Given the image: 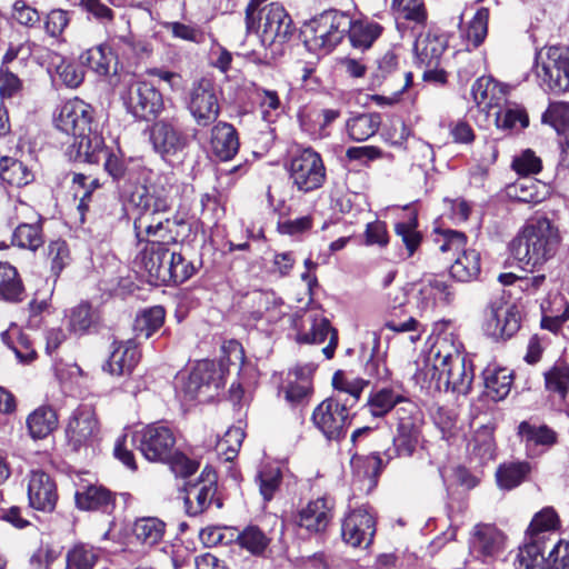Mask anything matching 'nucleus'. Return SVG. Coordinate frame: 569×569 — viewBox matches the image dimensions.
Here are the masks:
<instances>
[{"label":"nucleus","mask_w":569,"mask_h":569,"mask_svg":"<svg viewBox=\"0 0 569 569\" xmlns=\"http://www.w3.org/2000/svg\"><path fill=\"white\" fill-rule=\"evenodd\" d=\"M137 209L134 232L139 242H158L163 247L187 240L191 233V224L182 217H164L171 209L172 201L162 187L137 186L129 198Z\"/></svg>","instance_id":"1"},{"label":"nucleus","mask_w":569,"mask_h":569,"mask_svg":"<svg viewBox=\"0 0 569 569\" xmlns=\"http://www.w3.org/2000/svg\"><path fill=\"white\" fill-rule=\"evenodd\" d=\"M425 376L439 390L466 396L475 378L473 366L462 353V343L452 333L438 336L425 361Z\"/></svg>","instance_id":"2"},{"label":"nucleus","mask_w":569,"mask_h":569,"mask_svg":"<svg viewBox=\"0 0 569 569\" xmlns=\"http://www.w3.org/2000/svg\"><path fill=\"white\" fill-rule=\"evenodd\" d=\"M93 109L81 99H71L60 109L56 126L59 130L73 137L68 148V156L73 161L98 162V152L103 143L101 137L92 133Z\"/></svg>","instance_id":"3"},{"label":"nucleus","mask_w":569,"mask_h":569,"mask_svg":"<svg viewBox=\"0 0 569 569\" xmlns=\"http://www.w3.org/2000/svg\"><path fill=\"white\" fill-rule=\"evenodd\" d=\"M558 229L545 217L531 220L511 242L515 259L525 269H535L552 258L558 249Z\"/></svg>","instance_id":"4"},{"label":"nucleus","mask_w":569,"mask_h":569,"mask_svg":"<svg viewBox=\"0 0 569 569\" xmlns=\"http://www.w3.org/2000/svg\"><path fill=\"white\" fill-rule=\"evenodd\" d=\"M246 29L259 36L262 46L282 44L295 32L292 19L279 2L250 0L246 8Z\"/></svg>","instance_id":"5"},{"label":"nucleus","mask_w":569,"mask_h":569,"mask_svg":"<svg viewBox=\"0 0 569 569\" xmlns=\"http://www.w3.org/2000/svg\"><path fill=\"white\" fill-rule=\"evenodd\" d=\"M532 72L543 92L559 96L569 91V47L548 46L538 50Z\"/></svg>","instance_id":"6"},{"label":"nucleus","mask_w":569,"mask_h":569,"mask_svg":"<svg viewBox=\"0 0 569 569\" xmlns=\"http://www.w3.org/2000/svg\"><path fill=\"white\" fill-rule=\"evenodd\" d=\"M352 18L342 11L327 10L305 22L301 33L310 50L329 52L347 36Z\"/></svg>","instance_id":"7"},{"label":"nucleus","mask_w":569,"mask_h":569,"mask_svg":"<svg viewBox=\"0 0 569 569\" xmlns=\"http://www.w3.org/2000/svg\"><path fill=\"white\" fill-rule=\"evenodd\" d=\"M550 542L548 535L528 533V541L519 549L517 560L520 569H568L569 542H552L548 557L545 549Z\"/></svg>","instance_id":"8"},{"label":"nucleus","mask_w":569,"mask_h":569,"mask_svg":"<svg viewBox=\"0 0 569 569\" xmlns=\"http://www.w3.org/2000/svg\"><path fill=\"white\" fill-rule=\"evenodd\" d=\"M222 386L220 367L212 360L198 361L190 372L179 373L176 378V393L183 401H192L204 396L213 397V393Z\"/></svg>","instance_id":"9"},{"label":"nucleus","mask_w":569,"mask_h":569,"mask_svg":"<svg viewBox=\"0 0 569 569\" xmlns=\"http://www.w3.org/2000/svg\"><path fill=\"white\" fill-rule=\"evenodd\" d=\"M129 114L139 121L154 120L163 110V97L148 81H133L120 94Z\"/></svg>","instance_id":"10"},{"label":"nucleus","mask_w":569,"mask_h":569,"mask_svg":"<svg viewBox=\"0 0 569 569\" xmlns=\"http://www.w3.org/2000/svg\"><path fill=\"white\" fill-rule=\"evenodd\" d=\"M288 172L293 187L303 193L320 189L326 181L322 158L311 148L302 149L291 157Z\"/></svg>","instance_id":"11"},{"label":"nucleus","mask_w":569,"mask_h":569,"mask_svg":"<svg viewBox=\"0 0 569 569\" xmlns=\"http://www.w3.org/2000/svg\"><path fill=\"white\" fill-rule=\"evenodd\" d=\"M398 419L397 435L393 437L392 447L385 451L387 460L397 457H411L420 441V413L412 402L396 409Z\"/></svg>","instance_id":"12"},{"label":"nucleus","mask_w":569,"mask_h":569,"mask_svg":"<svg viewBox=\"0 0 569 569\" xmlns=\"http://www.w3.org/2000/svg\"><path fill=\"white\" fill-rule=\"evenodd\" d=\"M311 420L327 440L339 441L346 437L350 423V403L331 396L315 408Z\"/></svg>","instance_id":"13"},{"label":"nucleus","mask_w":569,"mask_h":569,"mask_svg":"<svg viewBox=\"0 0 569 569\" xmlns=\"http://www.w3.org/2000/svg\"><path fill=\"white\" fill-rule=\"evenodd\" d=\"M131 441L148 461L163 462L173 452L176 436L168 426L154 422L137 430Z\"/></svg>","instance_id":"14"},{"label":"nucleus","mask_w":569,"mask_h":569,"mask_svg":"<svg viewBox=\"0 0 569 569\" xmlns=\"http://www.w3.org/2000/svg\"><path fill=\"white\" fill-rule=\"evenodd\" d=\"M153 150L162 158L176 157L188 148L189 138L179 117H164L153 122L150 129Z\"/></svg>","instance_id":"15"},{"label":"nucleus","mask_w":569,"mask_h":569,"mask_svg":"<svg viewBox=\"0 0 569 569\" xmlns=\"http://www.w3.org/2000/svg\"><path fill=\"white\" fill-rule=\"evenodd\" d=\"M409 291L421 313L431 312L438 306H450L456 298L453 286L437 276H428L409 283Z\"/></svg>","instance_id":"16"},{"label":"nucleus","mask_w":569,"mask_h":569,"mask_svg":"<svg viewBox=\"0 0 569 569\" xmlns=\"http://www.w3.org/2000/svg\"><path fill=\"white\" fill-rule=\"evenodd\" d=\"M188 110L199 127H209L220 114L217 89L209 78L192 83L189 92Z\"/></svg>","instance_id":"17"},{"label":"nucleus","mask_w":569,"mask_h":569,"mask_svg":"<svg viewBox=\"0 0 569 569\" xmlns=\"http://www.w3.org/2000/svg\"><path fill=\"white\" fill-rule=\"evenodd\" d=\"M217 493V475L211 468L206 467L199 481L186 488L184 505L188 515L198 516L211 505L218 509L222 508L223 502Z\"/></svg>","instance_id":"18"},{"label":"nucleus","mask_w":569,"mask_h":569,"mask_svg":"<svg viewBox=\"0 0 569 569\" xmlns=\"http://www.w3.org/2000/svg\"><path fill=\"white\" fill-rule=\"evenodd\" d=\"M99 431V422L93 408L81 405L74 409L69 418L66 428L68 445L74 451L91 446L97 440Z\"/></svg>","instance_id":"19"},{"label":"nucleus","mask_w":569,"mask_h":569,"mask_svg":"<svg viewBox=\"0 0 569 569\" xmlns=\"http://www.w3.org/2000/svg\"><path fill=\"white\" fill-rule=\"evenodd\" d=\"M100 154L104 157L103 168L106 172L119 187L128 188L139 184L144 180L148 173V170L142 166L140 160L132 158L124 159L122 156L104 150L103 144L101 146V151L97 154L98 160L100 159Z\"/></svg>","instance_id":"20"},{"label":"nucleus","mask_w":569,"mask_h":569,"mask_svg":"<svg viewBox=\"0 0 569 569\" xmlns=\"http://www.w3.org/2000/svg\"><path fill=\"white\" fill-rule=\"evenodd\" d=\"M17 218L22 219L12 233V244L36 251L43 244L42 218L32 208L19 202L16 206Z\"/></svg>","instance_id":"21"},{"label":"nucleus","mask_w":569,"mask_h":569,"mask_svg":"<svg viewBox=\"0 0 569 569\" xmlns=\"http://www.w3.org/2000/svg\"><path fill=\"white\" fill-rule=\"evenodd\" d=\"M521 316L517 306L505 302H492L485 323V330L493 339H509L519 329Z\"/></svg>","instance_id":"22"},{"label":"nucleus","mask_w":569,"mask_h":569,"mask_svg":"<svg viewBox=\"0 0 569 569\" xmlns=\"http://www.w3.org/2000/svg\"><path fill=\"white\" fill-rule=\"evenodd\" d=\"M427 22L421 29L413 30L410 24L406 38L413 41V51L417 61L426 68H437L440 58L446 50V41L442 37L426 30Z\"/></svg>","instance_id":"23"},{"label":"nucleus","mask_w":569,"mask_h":569,"mask_svg":"<svg viewBox=\"0 0 569 569\" xmlns=\"http://www.w3.org/2000/svg\"><path fill=\"white\" fill-rule=\"evenodd\" d=\"M375 532V518L365 508L352 510L342 521V539L351 547H368L372 542Z\"/></svg>","instance_id":"24"},{"label":"nucleus","mask_w":569,"mask_h":569,"mask_svg":"<svg viewBox=\"0 0 569 569\" xmlns=\"http://www.w3.org/2000/svg\"><path fill=\"white\" fill-rule=\"evenodd\" d=\"M305 321L308 328L297 333V341L319 345L329 337V343L322 349V353L327 359H331L338 345V332L331 327L329 319L323 317L320 311H310Z\"/></svg>","instance_id":"25"},{"label":"nucleus","mask_w":569,"mask_h":569,"mask_svg":"<svg viewBox=\"0 0 569 569\" xmlns=\"http://www.w3.org/2000/svg\"><path fill=\"white\" fill-rule=\"evenodd\" d=\"M335 500L318 497L300 508L295 516V523L310 533L323 532L333 518Z\"/></svg>","instance_id":"26"},{"label":"nucleus","mask_w":569,"mask_h":569,"mask_svg":"<svg viewBox=\"0 0 569 569\" xmlns=\"http://www.w3.org/2000/svg\"><path fill=\"white\" fill-rule=\"evenodd\" d=\"M506 537L496 526L489 523L476 525L469 538V549L473 557L486 561L497 557L505 547Z\"/></svg>","instance_id":"27"},{"label":"nucleus","mask_w":569,"mask_h":569,"mask_svg":"<svg viewBox=\"0 0 569 569\" xmlns=\"http://www.w3.org/2000/svg\"><path fill=\"white\" fill-rule=\"evenodd\" d=\"M28 498L33 509L53 511L58 501L54 480L42 470H32L28 477Z\"/></svg>","instance_id":"28"},{"label":"nucleus","mask_w":569,"mask_h":569,"mask_svg":"<svg viewBox=\"0 0 569 569\" xmlns=\"http://www.w3.org/2000/svg\"><path fill=\"white\" fill-rule=\"evenodd\" d=\"M170 250L158 242H146L134 263L148 276V281L161 283L166 280V267L168 266Z\"/></svg>","instance_id":"29"},{"label":"nucleus","mask_w":569,"mask_h":569,"mask_svg":"<svg viewBox=\"0 0 569 569\" xmlns=\"http://www.w3.org/2000/svg\"><path fill=\"white\" fill-rule=\"evenodd\" d=\"M518 433L530 456L542 455L558 442V433L547 425L522 421Z\"/></svg>","instance_id":"30"},{"label":"nucleus","mask_w":569,"mask_h":569,"mask_svg":"<svg viewBox=\"0 0 569 569\" xmlns=\"http://www.w3.org/2000/svg\"><path fill=\"white\" fill-rule=\"evenodd\" d=\"M141 353L133 340L114 341L112 343L111 355L103 368L111 375H129L138 365Z\"/></svg>","instance_id":"31"},{"label":"nucleus","mask_w":569,"mask_h":569,"mask_svg":"<svg viewBox=\"0 0 569 569\" xmlns=\"http://www.w3.org/2000/svg\"><path fill=\"white\" fill-rule=\"evenodd\" d=\"M391 8L397 13V29L401 38L406 37L410 24L418 30L427 22L423 0H392Z\"/></svg>","instance_id":"32"},{"label":"nucleus","mask_w":569,"mask_h":569,"mask_svg":"<svg viewBox=\"0 0 569 569\" xmlns=\"http://www.w3.org/2000/svg\"><path fill=\"white\" fill-rule=\"evenodd\" d=\"M350 463L353 471V483H359L360 489L370 491L377 485V478L382 468V459L379 452L355 453Z\"/></svg>","instance_id":"33"},{"label":"nucleus","mask_w":569,"mask_h":569,"mask_svg":"<svg viewBox=\"0 0 569 569\" xmlns=\"http://www.w3.org/2000/svg\"><path fill=\"white\" fill-rule=\"evenodd\" d=\"M212 153L221 161L231 160L239 150V138L236 128L224 121L217 122L210 134Z\"/></svg>","instance_id":"34"},{"label":"nucleus","mask_w":569,"mask_h":569,"mask_svg":"<svg viewBox=\"0 0 569 569\" xmlns=\"http://www.w3.org/2000/svg\"><path fill=\"white\" fill-rule=\"evenodd\" d=\"M546 390L559 410L569 408V366L556 362L543 373Z\"/></svg>","instance_id":"35"},{"label":"nucleus","mask_w":569,"mask_h":569,"mask_svg":"<svg viewBox=\"0 0 569 569\" xmlns=\"http://www.w3.org/2000/svg\"><path fill=\"white\" fill-rule=\"evenodd\" d=\"M79 60L98 76L116 77L118 73L117 57L108 43L87 49L80 54Z\"/></svg>","instance_id":"36"},{"label":"nucleus","mask_w":569,"mask_h":569,"mask_svg":"<svg viewBox=\"0 0 569 569\" xmlns=\"http://www.w3.org/2000/svg\"><path fill=\"white\" fill-rule=\"evenodd\" d=\"M48 72L53 81H60L68 88H78L84 79V71L81 66L57 52L49 54Z\"/></svg>","instance_id":"37"},{"label":"nucleus","mask_w":569,"mask_h":569,"mask_svg":"<svg viewBox=\"0 0 569 569\" xmlns=\"http://www.w3.org/2000/svg\"><path fill=\"white\" fill-rule=\"evenodd\" d=\"M406 402L410 401L395 389L381 388L370 393L366 403V409L370 416L375 418H382L396 406H406Z\"/></svg>","instance_id":"38"},{"label":"nucleus","mask_w":569,"mask_h":569,"mask_svg":"<svg viewBox=\"0 0 569 569\" xmlns=\"http://www.w3.org/2000/svg\"><path fill=\"white\" fill-rule=\"evenodd\" d=\"M164 29L173 38L196 44L204 43L210 36V28L207 22H196L188 19L166 22Z\"/></svg>","instance_id":"39"},{"label":"nucleus","mask_w":569,"mask_h":569,"mask_svg":"<svg viewBox=\"0 0 569 569\" xmlns=\"http://www.w3.org/2000/svg\"><path fill=\"white\" fill-rule=\"evenodd\" d=\"M108 44L114 57H117L118 64L120 60L131 61L149 53L148 44L144 41L137 39L130 32L127 34L111 37Z\"/></svg>","instance_id":"40"},{"label":"nucleus","mask_w":569,"mask_h":569,"mask_svg":"<svg viewBox=\"0 0 569 569\" xmlns=\"http://www.w3.org/2000/svg\"><path fill=\"white\" fill-rule=\"evenodd\" d=\"M486 395L493 401L505 399L511 389L512 373L506 368H486L482 372Z\"/></svg>","instance_id":"41"},{"label":"nucleus","mask_w":569,"mask_h":569,"mask_svg":"<svg viewBox=\"0 0 569 569\" xmlns=\"http://www.w3.org/2000/svg\"><path fill=\"white\" fill-rule=\"evenodd\" d=\"M381 116L377 112L357 113L346 121L348 136L358 142L366 141L379 130Z\"/></svg>","instance_id":"42"},{"label":"nucleus","mask_w":569,"mask_h":569,"mask_svg":"<svg viewBox=\"0 0 569 569\" xmlns=\"http://www.w3.org/2000/svg\"><path fill=\"white\" fill-rule=\"evenodd\" d=\"M166 523L157 517L138 518L132 527V533L138 542L146 547L158 545L164 536Z\"/></svg>","instance_id":"43"},{"label":"nucleus","mask_w":569,"mask_h":569,"mask_svg":"<svg viewBox=\"0 0 569 569\" xmlns=\"http://www.w3.org/2000/svg\"><path fill=\"white\" fill-rule=\"evenodd\" d=\"M76 505L81 510H107L112 505V495L100 486H87L74 495Z\"/></svg>","instance_id":"44"},{"label":"nucleus","mask_w":569,"mask_h":569,"mask_svg":"<svg viewBox=\"0 0 569 569\" xmlns=\"http://www.w3.org/2000/svg\"><path fill=\"white\" fill-rule=\"evenodd\" d=\"M502 94L501 87L491 77L478 78L471 88L473 101L483 109L498 106Z\"/></svg>","instance_id":"45"},{"label":"nucleus","mask_w":569,"mask_h":569,"mask_svg":"<svg viewBox=\"0 0 569 569\" xmlns=\"http://www.w3.org/2000/svg\"><path fill=\"white\" fill-rule=\"evenodd\" d=\"M2 342L10 348L17 360L21 363H29L36 358V351L27 336L20 332L17 325H12L1 333Z\"/></svg>","instance_id":"46"},{"label":"nucleus","mask_w":569,"mask_h":569,"mask_svg":"<svg viewBox=\"0 0 569 569\" xmlns=\"http://www.w3.org/2000/svg\"><path fill=\"white\" fill-rule=\"evenodd\" d=\"M480 273V253L476 250H463L450 267V274L460 282H468Z\"/></svg>","instance_id":"47"},{"label":"nucleus","mask_w":569,"mask_h":569,"mask_svg":"<svg viewBox=\"0 0 569 569\" xmlns=\"http://www.w3.org/2000/svg\"><path fill=\"white\" fill-rule=\"evenodd\" d=\"M58 423V418L50 407H39L28 416L27 427L33 439L46 438Z\"/></svg>","instance_id":"48"},{"label":"nucleus","mask_w":569,"mask_h":569,"mask_svg":"<svg viewBox=\"0 0 569 569\" xmlns=\"http://www.w3.org/2000/svg\"><path fill=\"white\" fill-rule=\"evenodd\" d=\"M23 286L17 269L8 262H0V298L18 302L22 300Z\"/></svg>","instance_id":"49"},{"label":"nucleus","mask_w":569,"mask_h":569,"mask_svg":"<svg viewBox=\"0 0 569 569\" xmlns=\"http://www.w3.org/2000/svg\"><path fill=\"white\" fill-rule=\"evenodd\" d=\"M0 179L9 186L22 187L33 180V173L23 162L6 157L0 160Z\"/></svg>","instance_id":"50"},{"label":"nucleus","mask_w":569,"mask_h":569,"mask_svg":"<svg viewBox=\"0 0 569 569\" xmlns=\"http://www.w3.org/2000/svg\"><path fill=\"white\" fill-rule=\"evenodd\" d=\"M543 188L545 187L536 180L521 178L515 183L509 184L506 191L508 197L516 201L523 203H538L545 199V192L540 190Z\"/></svg>","instance_id":"51"},{"label":"nucleus","mask_w":569,"mask_h":569,"mask_svg":"<svg viewBox=\"0 0 569 569\" xmlns=\"http://www.w3.org/2000/svg\"><path fill=\"white\" fill-rule=\"evenodd\" d=\"M166 311L161 306L142 310L137 315L133 329L138 338H150L164 322Z\"/></svg>","instance_id":"52"},{"label":"nucleus","mask_w":569,"mask_h":569,"mask_svg":"<svg viewBox=\"0 0 569 569\" xmlns=\"http://www.w3.org/2000/svg\"><path fill=\"white\" fill-rule=\"evenodd\" d=\"M529 471L530 467L527 462L502 463L496 471L497 485L500 489L511 490L526 479Z\"/></svg>","instance_id":"53"},{"label":"nucleus","mask_w":569,"mask_h":569,"mask_svg":"<svg viewBox=\"0 0 569 569\" xmlns=\"http://www.w3.org/2000/svg\"><path fill=\"white\" fill-rule=\"evenodd\" d=\"M469 447L471 455L477 457L481 463L493 460L496 456V443L492 428L488 426L480 427L475 432Z\"/></svg>","instance_id":"54"},{"label":"nucleus","mask_w":569,"mask_h":569,"mask_svg":"<svg viewBox=\"0 0 569 569\" xmlns=\"http://www.w3.org/2000/svg\"><path fill=\"white\" fill-rule=\"evenodd\" d=\"M258 309L254 319H264L268 323H277L286 315L283 301L271 292H261L254 300Z\"/></svg>","instance_id":"55"},{"label":"nucleus","mask_w":569,"mask_h":569,"mask_svg":"<svg viewBox=\"0 0 569 569\" xmlns=\"http://www.w3.org/2000/svg\"><path fill=\"white\" fill-rule=\"evenodd\" d=\"M260 495L266 502L271 501L282 483V472L277 466L266 465L256 476Z\"/></svg>","instance_id":"56"},{"label":"nucleus","mask_w":569,"mask_h":569,"mask_svg":"<svg viewBox=\"0 0 569 569\" xmlns=\"http://www.w3.org/2000/svg\"><path fill=\"white\" fill-rule=\"evenodd\" d=\"M253 94L258 101L264 121L273 122L276 118L282 113L283 106L277 91L256 87Z\"/></svg>","instance_id":"57"},{"label":"nucleus","mask_w":569,"mask_h":569,"mask_svg":"<svg viewBox=\"0 0 569 569\" xmlns=\"http://www.w3.org/2000/svg\"><path fill=\"white\" fill-rule=\"evenodd\" d=\"M166 267V280L162 284L182 283L194 273L193 264L187 261L180 253L171 252Z\"/></svg>","instance_id":"58"},{"label":"nucleus","mask_w":569,"mask_h":569,"mask_svg":"<svg viewBox=\"0 0 569 569\" xmlns=\"http://www.w3.org/2000/svg\"><path fill=\"white\" fill-rule=\"evenodd\" d=\"M99 559V551L84 543H78L67 552V569H92Z\"/></svg>","instance_id":"59"},{"label":"nucleus","mask_w":569,"mask_h":569,"mask_svg":"<svg viewBox=\"0 0 569 569\" xmlns=\"http://www.w3.org/2000/svg\"><path fill=\"white\" fill-rule=\"evenodd\" d=\"M541 119L543 123L550 124L558 134L569 136V102L556 101L549 103Z\"/></svg>","instance_id":"60"},{"label":"nucleus","mask_w":569,"mask_h":569,"mask_svg":"<svg viewBox=\"0 0 569 569\" xmlns=\"http://www.w3.org/2000/svg\"><path fill=\"white\" fill-rule=\"evenodd\" d=\"M496 124L507 131L520 130L528 127L529 118L522 108L507 106L496 113Z\"/></svg>","instance_id":"61"},{"label":"nucleus","mask_w":569,"mask_h":569,"mask_svg":"<svg viewBox=\"0 0 569 569\" xmlns=\"http://www.w3.org/2000/svg\"><path fill=\"white\" fill-rule=\"evenodd\" d=\"M418 219L415 212H411L406 221L396 223V233L401 237L408 250V257H411L421 242V234L417 230Z\"/></svg>","instance_id":"62"},{"label":"nucleus","mask_w":569,"mask_h":569,"mask_svg":"<svg viewBox=\"0 0 569 569\" xmlns=\"http://www.w3.org/2000/svg\"><path fill=\"white\" fill-rule=\"evenodd\" d=\"M488 18V9H479L475 13L472 20L469 22L466 31H462V34L468 39V41L472 43L475 48L480 46L487 36Z\"/></svg>","instance_id":"63"},{"label":"nucleus","mask_w":569,"mask_h":569,"mask_svg":"<svg viewBox=\"0 0 569 569\" xmlns=\"http://www.w3.org/2000/svg\"><path fill=\"white\" fill-rule=\"evenodd\" d=\"M67 317L69 330L76 335H83L92 325L91 306L88 302H81L70 309Z\"/></svg>","instance_id":"64"}]
</instances>
